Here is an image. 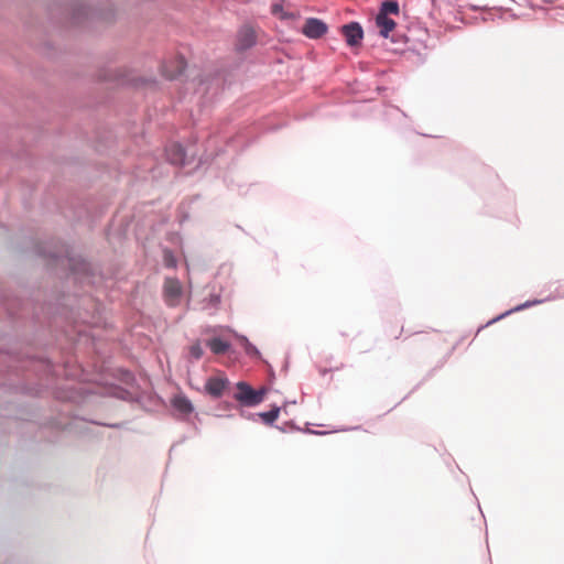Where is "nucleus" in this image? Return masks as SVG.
<instances>
[{
    "label": "nucleus",
    "mask_w": 564,
    "mask_h": 564,
    "mask_svg": "<svg viewBox=\"0 0 564 564\" xmlns=\"http://www.w3.org/2000/svg\"><path fill=\"white\" fill-rule=\"evenodd\" d=\"M265 390H254L248 383L240 381L237 383V393L235 399L247 406H254L262 402Z\"/></svg>",
    "instance_id": "f257e3e1"
},
{
    "label": "nucleus",
    "mask_w": 564,
    "mask_h": 564,
    "mask_svg": "<svg viewBox=\"0 0 564 564\" xmlns=\"http://www.w3.org/2000/svg\"><path fill=\"white\" fill-rule=\"evenodd\" d=\"M229 386L228 378L218 373L216 376L209 377L205 382V391L213 398H220L225 393Z\"/></svg>",
    "instance_id": "f03ea898"
},
{
    "label": "nucleus",
    "mask_w": 564,
    "mask_h": 564,
    "mask_svg": "<svg viewBox=\"0 0 564 564\" xmlns=\"http://www.w3.org/2000/svg\"><path fill=\"white\" fill-rule=\"evenodd\" d=\"M164 299L167 305L175 306L182 295V285L177 279L167 278L163 285Z\"/></svg>",
    "instance_id": "7ed1b4c3"
},
{
    "label": "nucleus",
    "mask_w": 564,
    "mask_h": 564,
    "mask_svg": "<svg viewBox=\"0 0 564 564\" xmlns=\"http://www.w3.org/2000/svg\"><path fill=\"white\" fill-rule=\"evenodd\" d=\"M327 30L328 28L326 23L322 20L310 18L305 21L302 28V33L308 39H319L327 32Z\"/></svg>",
    "instance_id": "20e7f679"
},
{
    "label": "nucleus",
    "mask_w": 564,
    "mask_h": 564,
    "mask_svg": "<svg viewBox=\"0 0 564 564\" xmlns=\"http://www.w3.org/2000/svg\"><path fill=\"white\" fill-rule=\"evenodd\" d=\"M346 42L350 46H356L360 43L364 36L362 28L357 22H351L341 28Z\"/></svg>",
    "instance_id": "39448f33"
},
{
    "label": "nucleus",
    "mask_w": 564,
    "mask_h": 564,
    "mask_svg": "<svg viewBox=\"0 0 564 564\" xmlns=\"http://www.w3.org/2000/svg\"><path fill=\"white\" fill-rule=\"evenodd\" d=\"M185 65V59L181 56H176L170 63L162 66V73L166 78L173 79L183 73Z\"/></svg>",
    "instance_id": "423d86ee"
},
{
    "label": "nucleus",
    "mask_w": 564,
    "mask_h": 564,
    "mask_svg": "<svg viewBox=\"0 0 564 564\" xmlns=\"http://www.w3.org/2000/svg\"><path fill=\"white\" fill-rule=\"evenodd\" d=\"M256 43V31L251 26H243L237 37V47L247 50Z\"/></svg>",
    "instance_id": "0eeeda50"
},
{
    "label": "nucleus",
    "mask_w": 564,
    "mask_h": 564,
    "mask_svg": "<svg viewBox=\"0 0 564 564\" xmlns=\"http://www.w3.org/2000/svg\"><path fill=\"white\" fill-rule=\"evenodd\" d=\"M376 24L379 28L380 35L383 37H388L389 33L393 31L397 25L392 19L384 17L383 14H377Z\"/></svg>",
    "instance_id": "6e6552de"
},
{
    "label": "nucleus",
    "mask_w": 564,
    "mask_h": 564,
    "mask_svg": "<svg viewBox=\"0 0 564 564\" xmlns=\"http://www.w3.org/2000/svg\"><path fill=\"white\" fill-rule=\"evenodd\" d=\"M166 155H167L169 161L172 164H175V165L184 164L185 153H184L183 148L180 144H172L166 150Z\"/></svg>",
    "instance_id": "1a4fd4ad"
},
{
    "label": "nucleus",
    "mask_w": 564,
    "mask_h": 564,
    "mask_svg": "<svg viewBox=\"0 0 564 564\" xmlns=\"http://www.w3.org/2000/svg\"><path fill=\"white\" fill-rule=\"evenodd\" d=\"M207 346L215 355L225 354L230 347L228 341H225L224 339L218 337L209 339L207 341Z\"/></svg>",
    "instance_id": "9d476101"
},
{
    "label": "nucleus",
    "mask_w": 564,
    "mask_h": 564,
    "mask_svg": "<svg viewBox=\"0 0 564 564\" xmlns=\"http://www.w3.org/2000/svg\"><path fill=\"white\" fill-rule=\"evenodd\" d=\"M173 406L183 414H188L193 411L191 401L184 395H176L172 400Z\"/></svg>",
    "instance_id": "9b49d317"
},
{
    "label": "nucleus",
    "mask_w": 564,
    "mask_h": 564,
    "mask_svg": "<svg viewBox=\"0 0 564 564\" xmlns=\"http://www.w3.org/2000/svg\"><path fill=\"white\" fill-rule=\"evenodd\" d=\"M399 4L397 1L386 0L382 2L380 11L378 14H383L388 17V14H399Z\"/></svg>",
    "instance_id": "f8f14e48"
},
{
    "label": "nucleus",
    "mask_w": 564,
    "mask_h": 564,
    "mask_svg": "<svg viewBox=\"0 0 564 564\" xmlns=\"http://www.w3.org/2000/svg\"><path fill=\"white\" fill-rule=\"evenodd\" d=\"M279 414L280 409L274 408L268 412H262L259 415L265 424H272L279 417Z\"/></svg>",
    "instance_id": "ddd939ff"
},
{
    "label": "nucleus",
    "mask_w": 564,
    "mask_h": 564,
    "mask_svg": "<svg viewBox=\"0 0 564 564\" xmlns=\"http://www.w3.org/2000/svg\"><path fill=\"white\" fill-rule=\"evenodd\" d=\"M272 13L273 14H280L281 13V19H294L295 18V15L293 13L283 12V8L279 3H274L272 6Z\"/></svg>",
    "instance_id": "4468645a"
},
{
    "label": "nucleus",
    "mask_w": 564,
    "mask_h": 564,
    "mask_svg": "<svg viewBox=\"0 0 564 564\" xmlns=\"http://www.w3.org/2000/svg\"><path fill=\"white\" fill-rule=\"evenodd\" d=\"M191 355L196 359L203 356V349L199 344H195L191 347Z\"/></svg>",
    "instance_id": "2eb2a0df"
},
{
    "label": "nucleus",
    "mask_w": 564,
    "mask_h": 564,
    "mask_svg": "<svg viewBox=\"0 0 564 564\" xmlns=\"http://www.w3.org/2000/svg\"><path fill=\"white\" fill-rule=\"evenodd\" d=\"M243 341L246 343V350H247L248 352H250V351H254V350H256V348H254L253 346H251V344L248 341V339H247V338H243Z\"/></svg>",
    "instance_id": "dca6fc26"
}]
</instances>
